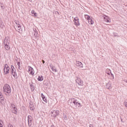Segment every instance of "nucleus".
I'll return each instance as SVG.
<instances>
[{"mask_svg": "<svg viewBox=\"0 0 127 127\" xmlns=\"http://www.w3.org/2000/svg\"><path fill=\"white\" fill-rule=\"evenodd\" d=\"M85 18H86V19H87V20H89V19H90L91 18V17H90V16L88 15H85Z\"/></svg>", "mask_w": 127, "mask_h": 127, "instance_id": "26", "label": "nucleus"}, {"mask_svg": "<svg viewBox=\"0 0 127 127\" xmlns=\"http://www.w3.org/2000/svg\"><path fill=\"white\" fill-rule=\"evenodd\" d=\"M89 127H94V126L92 125H90Z\"/></svg>", "mask_w": 127, "mask_h": 127, "instance_id": "33", "label": "nucleus"}, {"mask_svg": "<svg viewBox=\"0 0 127 127\" xmlns=\"http://www.w3.org/2000/svg\"><path fill=\"white\" fill-rule=\"evenodd\" d=\"M68 103H70V104H74V105L76 107V108H81V107H82L81 103H79L78 102V100H77L74 98H72V99H70L68 101Z\"/></svg>", "mask_w": 127, "mask_h": 127, "instance_id": "1", "label": "nucleus"}, {"mask_svg": "<svg viewBox=\"0 0 127 127\" xmlns=\"http://www.w3.org/2000/svg\"><path fill=\"white\" fill-rule=\"evenodd\" d=\"M17 64L18 66V69H19L20 70V62H17Z\"/></svg>", "mask_w": 127, "mask_h": 127, "instance_id": "28", "label": "nucleus"}, {"mask_svg": "<svg viewBox=\"0 0 127 127\" xmlns=\"http://www.w3.org/2000/svg\"><path fill=\"white\" fill-rule=\"evenodd\" d=\"M125 82H126V83H127V80H126Z\"/></svg>", "mask_w": 127, "mask_h": 127, "instance_id": "36", "label": "nucleus"}, {"mask_svg": "<svg viewBox=\"0 0 127 127\" xmlns=\"http://www.w3.org/2000/svg\"><path fill=\"white\" fill-rule=\"evenodd\" d=\"M0 103L2 105H4V98H3V95H2V93L0 92Z\"/></svg>", "mask_w": 127, "mask_h": 127, "instance_id": "6", "label": "nucleus"}, {"mask_svg": "<svg viewBox=\"0 0 127 127\" xmlns=\"http://www.w3.org/2000/svg\"><path fill=\"white\" fill-rule=\"evenodd\" d=\"M8 127H13V126H12V125H11V124H9L8 125Z\"/></svg>", "mask_w": 127, "mask_h": 127, "instance_id": "32", "label": "nucleus"}, {"mask_svg": "<svg viewBox=\"0 0 127 127\" xmlns=\"http://www.w3.org/2000/svg\"><path fill=\"white\" fill-rule=\"evenodd\" d=\"M31 13L33 16H37L36 14H37V13H36L34 10H32Z\"/></svg>", "mask_w": 127, "mask_h": 127, "instance_id": "22", "label": "nucleus"}, {"mask_svg": "<svg viewBox=\"0 0 127 127\" xmlns=\"http://www.w3.org/2000/svg\"><path fill=\"white\" fill-rule=\"evenodd\" d=\"M29 109L31 110V111H34V106L33 105V104H30L29 105Z\"/></svg>", "mask_w": 127, "mask_h": 127, "instance_id": "20", "label": "nucleus"}, {"mask_svg": "<svg viewBox=\"0 0 127 127\" xmlns=\"http://www.w3.org/2000/svg\"><path fill=\"white\" fill-rule=\"evenodd\" d=\"M43 101H44V102L47 103V99H46V98L45 97L44 98H43Z\"/></svg>", "mask_w": 127, "mask_h": 127, "instance_id": "29", "label": "nucleus"}, {"mask_svg": "<svg viewBox=\"0 0 127 127\" xmlns=\"http://www.w3.org/2000/svg\"><path fill=\"white\" fill-rule=\"evenodd\" d=\"M15 27L16 30H19V31H20V30L21 29V26H20V24H17V23H16Z\"/></svg>", "mask_w": 127, "mask_h": 127, "instance_id": "14", "label": "nucleus"}, {"mask_svg": "<svg viewBox=\"0 0 127 127\" xmlns=\"http://www.w3.org/2000/svg\"><path fill=\"white\" fill-rule=\"evenodd\" d=\"M28 72L30 74V75H33L34 74V69L31 66H28Z\"/></svg>", "mask_w": 127, "mask_h": 127, "instance_id": "5", "label": "nucleus"}, {"mask_svg": "<svg viewBox=\"0 0 127 127\" xmlns=\"http://www.w3.org/2000/svg\"><path fill=\"white\" fill-rule=\"evenodd\" d=\"M4 48L6 50H9L10 49V46H9V45H4Z\"/></svg>", "mask_w": 127, "mask_h": 127, "instance_id": "19", "label": "nucleus"}, {"mask_svg": "<svg viewBox=\"0 0 127 127\" xmlns=\"http://www.w3.org/2000/svg\"><path fill=\"white\" fill-rule=\"evenodd\" d=\"M64 120H67V115L64 114Z\"/></svg>", "mask_w": 127, "mask_h": 127, "instance_id": "30", "label": "nucleus"}, {"mask_svg": "<svg viewBox=\"0 0 127 127\" xmlns=\"http://www.w3.org/2000/svg\"><path fill=\"white\" fill-rule=\"evenodd\" d=\"M38 81H43V76H39L38 78Z\"/></svg>", "mask_w": 127, "mask_h": 127, "instance_id": "21", "label": "nucleus"}, {"mask_svg": "<svg viewBox=\"0 0 127 127\" xmlns=\"http://www.w3.org/2000/svg\"><path fill=\"white\" fill-rule=\"evenodd\" d=\"M1 8H2V6H1Z\"/></svg>", "mask_w": 127, "mask_h": 127, "instance_id": "37", "label": "nucleus"}, {"mask_svg": "<svg viewBox=\"0 0 127 127\" xmlns=\"http://www.w3.org/2000/svg\"><path fill=\"white\" fill-rule=\"evenodd\" d=\"M33 31L34 32H33V35L34 36H37L38 33H37V31L36 30V29L34 28Z\"/></svg>", "mask_w": 127, "mask_h": 127, "instance_id": "17", "label": "nucleus"}, {"mask_svg": "<svg viewBox=\"0 0 127 127\" xmlns=\"http://www.w3.org/2000/svg\"><path fill=\"white\" fill-rule=\"evenodd\" d=\"M0 27H3V22L1 21V19L0 18Z\"/></svg>", "mask_w": 127, "mask_h": 127, "instance_id": "23", "label": "nucleus"}, {"mask_svg": "<svg viewBox=\"0 0 127 127\" xmlns=\"http://www.w3.org/2000/svg\"><path fill=\"white\" fill-rule=\"evenodd\" d=\"M4 73L6 75V74H8L9 73V67L7 64H5L4 67L3 69Z\"/></svg>", "mask_w": 127, "mask_h": 127, "instance_id": "4", "label": "nucleus"}, {"mask_svg": "<svg viewBox=\"0 0 127 127\" xmlns=\"http://www.w3.org/2000/svg\"><path fill=\"white\" fill-rule=\"evenodd\" d=\"M106 87L107 89H108V90H111V89H112V82H109L106 84Z\"/></svg>", "mask_w": 127, "mask_h": 127, "instance_id": "12", "label": "nucleus"}, {"mask_svg": "<svg viewBox=\"0 0 127 127\" xmlns=\"http://www.w3.org/2000/svg\"><path fill=\"white\" fill-rule=\"evenodd\" d=\"M32 122V117H31V116L30 115H29L28 116V125H29V124H31Z\"/></svg>", "mask_w": 127, "mask_h": 127, "instance_id": "15", "label": "nucleus"}, {"mask_svg": "<svg viewBox=\"0 0 127 127\" xmlns=\"http://www.w3.org/2000/svg\"><path fill=\"white\" fill-rule=\"evenodd\" d=\"M111 71L110 69H106V74H108V75H110L111 74Z\"/></svg>", "mask_w": 127, "mask_h": 127, "instance_id": "24", "label": "nucleus"}, {"mask_svg": "<svg viewBox=\"0 0 127 127\" xmlns=\"http://www.w3.org/2000/svg\"><path fill=\"white\" fill-rule=\"evenodd\" d=\"M12 107L14 109L13 113L14 114H16V108L14 105L12 106Z\"/></svg>", "mask_w": 127, "mask_h": 127, "instance_id": "25", "label": "nucleus"}, {"mask_svg": "<svg viewBox=\"0 0 127 127\" xmlns=\"http://www.w3.org/2000/svg\"><path fill=\"white\" fill-rule=\"evenodd\" d=\"M59 115V111L58 110H54L52 112V116L54 117V118H56L57 116Z\"/></svg>", "mask_w": 127, "mask_h": 127, "instance_id": "8", "label": "nucleus"}, {"mask_svg": "<svg viewBox=\"0 0 127 127\" xmlns=\"http://www.w3.org/2000/svg\"><path fill=\"white\" fill-rule=\"evenodd\" d=\"M50 68L52 70L53 72H58L57 69H56V67H55V66L52 64H51Z\"/></svg>", "mask_w": 127, "mask_h": 127, "instance_id": "13", "label": "nucleus"}, {"mask_svg": "<svg viewBox=\"0 0 127 127\" xmlns=\"http://www.w3.org/2000/svg\"><path fill=\"white\" fill-rule=\"evenodd\" d=\"M104 21L105 22H111V19H110L108 16H106L104 17Z\"/></svg>", "mask_w": 127, "mask_h": 127, "instance_id": "16", "label": "nucleus"}, {"mask_svg": "<svg viewBox=\"0 0 127 127\" xmlns=\"http://www.w3.org/2000/svg\"><path fill=\"white\" fill-rule=\"evenodd\" d=\"M88 23L89 24H91L92 25H93V24H94V21L92 19V18H90V19H89L88 20Z\"/></svg>", "mask_w": 127, "mask_h": 127, "instance_id": "18", "label": "nucleus"}, {"mask_svg": "<svg viewBox=\"0 0 127 127\" xmlns=\"http://www.w3.org/2000/svg\"><path fill=\"white\" fill-rule=\"evenodd\" d=\"M3 91L5 95H9L11 93V88H10L9 85L5 84L3 87Z\"/></svg>", "mask_w": 127, "mask_h": 127, "instance_id": "2", "label": "nucleus"}, {"mask_svg": "<svg viewBox=\"0 0 127 127\" xmlns=\"http://www.w3.org/2000/svg\"><path fill=\"white\" fill-rule=\"evenodd\" d=\"M57 12V13H59L58 12Z\"/></svg>", "mask_w": 127, "mask_h": 127, "instance_id": "38", "label": "nucleus"}, {"mask_svg": "<svg viewBox=\"0 0 127 127\" xmlns=\"http://www.w3.org/2000/svg\"><path fill=\"white\" fill-rule=\"evenodd\" d=\"M76 66H77V67H79V68H83V67L82 63L79 61H76Z\"/></svg>", "mask_w": 127, "mask_h": 127, "instance_id": "11", "label": "nucleus"}, {"mask_svg": "<svg viewBox=\"0 0 127 127\" xmlns=\"http://www.w3.org/2000/svg\"><path fill=\"white\" fill-rule=\"evenodd\" d=\"M41 97H42V99H44V98H45V96H44V95H43V93L41 94Z\"/></svg>", "mask_w": 127, "mask_h": 127, "instance_id": "31", "label": "nucleus"}, {"mask_svg": "<svg viewBox=\"0 0 127 127\" xmlns=\"http://www.w3.org/2000/svg\"><path fill=\"white\" fill-rule=\"evenodd\" d=\"M114 36H117V34H115Z\"/></svg>", "mask_w": 127, "mask_h": 127, "instance_id": "35", "label": "nucleus"}, {"mask_svg": "<svg viewBox=\"0 0 127 127\" xmlns=\"http://www.w3.org/2000/svg\"><path fill=\"white\" fill-rule=\"evenodd\" d=\"M76 83L77 85H79V86H83V81H82L80 78H77V79H76Z\"/></svg>", "mask_w": 127, "mask_h": 127, "instance_id": "7", "label": "nucleus"}, {"mask_svg": "<svg viewBox=\"0 0 127 127\" xmlns=\"http://www.w3.org/2000/svg\"><path fill=\"white\" fill-rule=\"evenodd\" d=\"M3 127V122H2V120H0V127Z\"/></svg>", "mask_w": 127, "mask_h": 127, "instance_id": "27", "label": "nucleus"}, {"mask_svg": "<svg viewBox=\"0 0 127 127\" xmlns=\"http://www.w3.org/2000/svg\"><path fill=\"white\" fill-rule=\"evenodd\" d=\"M11 72L12 75L14 77L15 79L17 78V74H16V69H15V68H14V66L13 65L11 66Z\"/></svg>", "mask_w": 127, "mask_h": 127, "instance_id": "3", "label": "nucleus"}, {"mask_svg": "<svg viewBox=\"0 0 127 127\" xmlns=\"http://www.w3.org/2000/svg\"><path fill=\"white\" fill-rule=\"evenodd\" d=\"M4 45H9V38L8 37H5L3 41Z\"/></svg>", "mask_w": 127, "mask_h": 127, "instance_id": "10", "label": "nucleus"}, {"mask_svg": "<svg viewBox=\"0 0 127 127\" xmlns=\"http://www.w3.org/2000/svg\"><path fill=\"white\" fill-rule=\"evenodd\" d=\"M74 22L76 26H79L80 25V22L79 21V18L76 17L74 18Z\"/></svg>", "mask_w": 127, "mask_h": 127, "instance_id": "9", "label": "nucleus"}, {"mask_svg": "<svg viewBox=\"0 0 127 127\" xmlns=\"http://www.w3.org/2000/svg\"><path fill=\"white\" fill-rule=\"evenodd\" d=\"M42 62H43V64H44L45 63V62L44 60L42 61Z\"/></svg>", "mask_w": 127, "mask_h": 127, "instance_id": "34", "label": "nucleus"}]
</instances>
